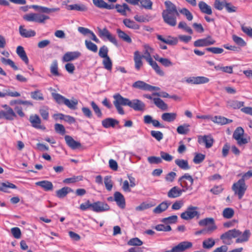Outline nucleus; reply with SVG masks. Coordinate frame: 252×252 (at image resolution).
Here are the masks:
<instances>
[{
	"instance_id": "42",
	"label": "nucleus",
	"mask_w": 252,
	"mask_h": 252,
	"mask_svg": "<svg viewBox=\"0 0 252 252\" xmlns=\"http://www.w3.org/2000/svg\"><path fill=\"white\" fill-rule=\"evenodd\" d=\"M177 117V114L175 113H164L161 115V119L165 122H173Z\"/></svg>"
},
{
	"instance_id": "10",
	"label": "nucleus",
	"mask_w": 252,
	"mask_h": 252,
	"mask_svg": "<svg viewBox=\"0 0 252 252\" xmlns=\"http://www.w3.org/2000/svg\"><path fill=\"white\" fill-rule=\"evenodd\" d=\"M244 133V130L242 127H238L235 130L233 137L237 141V143L239 145L245 144L248 143L246 138L243 137Z\"/></svg>"
},
{
	"instance_id": "19",
	"label": "nucleus",
	"mask_w": 252,
	"mask_h": 252,
	"mask_svg": "<svg viewBox=\"0 0 252 252\" xmlns=\"http://www.w3.org/2000/svg\"><path fill=\"white\" fill-rule=\"evenodd\" d=\"M198 142L200 144H204L206 148H210L213 144L214 139L211 135L199 136Z\"/></svg>"
},
{
	"instance_id": "25",
	"label": "nucleus",
	"mask_w": 252,
	"mask_h": 252,
	"mask_svg": "<svg viewBox=\"0 0 252 252\" xmlns=\"http://www.w3.org/2000/svg\"><path fill=\"white\" fill-rule=\"evenodd\" d=\"M142 57L140 55L139 51H136L134 53V62L135 68L136 70L139 71L143 66V62L142 61Z\"/></svg>"
},
{
	"instance_id": "16",
	"label": "nucleus",
	"mask_w": 252,
	"mask_h": 252,
	"mask_svg": "<svg viewBox=\"0 0 252 252\" xmlns=\"http://www.w3.org/2000/svg\"><path fill=\"white\" fill-rule=\"evenodd\" d=\"M209 79L204 76L190 77L186 79V82L192 84H202L207 83Z\"/></svg>"
},
{
	"instance_id": "61",
	"label": "nucleus",
	"mask_w": 252,
	"mask_h": 252,
	"mask_svg": "<svg viewBox=\"0 0 252 252\" xmlns=\"http://www.w3.org/2000/svg\"><path fill=\"white\" fill-rule=\"evenodd\" d=\"M179 12L182 14L183 15H185L186 17V18L189 21H191L193 19V16L192 14L191 13V12L187 8H183L179 10Z\"/></svg>"
},
{
	"instance_id": "53",
	"label": "nucleus",
	"mask_w": 252,
	"mask_h": 252,
	"mask_svg": "<svg viewBox=\"0 0 252 252\" xmlns=\"http://www.w3.org/2000/svg\"><path fill=\"white\" fill-rule=\"evenodd\" d=\"M102 64L104 68L108 71H111L112 68V62L110 57H107L103 59Z\"/></svg>"
},
{
	"instance_id": "54",
	"label": "nucleus",
	"mask_w": 252,
	"mask_h": 252,
	"mask_svg": "<svg viewBox=\"0 0 252 252\" xmlns=\"http://www.w3.org/2000/svg\"><path fill=\"white\" fill-rule=\"evenodd\" d=\"M0 61L2 62V63H3L4 64L9 65L14 70H18V67L16 65H15L14 62L11 60L9 59H6L4 57H1L0 58Z\"/></svg>"
},
{
	"instance_id": "20",
	"label": "nucleus",
	"mask_w": 252,
	"mask_h": 252,
	"mask_svg": "<svg viewBox=\"0 0 252 252\" xmlns=\"http://www.w3.org/2000/svg\"><path fill=\"white\" fill-rule=\"evenodd\" d=\"M114 200L117 205L121 209H124L126 207V200L124 196L119 191H116L114 193Z\"/></svg>"
},
{
	"instance_id": "27",
	"label": "nucleus",
	"mask_w": 252,
	"mask_h": 252,
	"mask_svg": "<svg viewBox=\"0 0 252 252\" xmlns=\"http://www.w3.org/2000/svg\"><path fill=\"white\" fill-rule=\"evenodd\" d=\"M36 186L42 188L45 191H51L53 189V185L51 182L44 180L35 183Z\"/></svg>"
},
{
	"instance_id": "57",
	"label": "nucleus",
	"mask_w": 252,
	"mask_h": 252,
	"mask_svg": "<svg viewBox=\"0 0 252 252\" xmlns=\"http://www.w3.org/2000/svg\"><path fill=\"white\" fill-rule=\"evenodd\" d=\"M141 7L146 9L151 10L152 9L153 2L151 0H140Z\"/></svg>"
},
{
	"instance_id": "47",
	"label": "nucleus",
	"mask_w": 252,
	"mask_h": 252,
	"mask_svg": "<svg viewBox=\"0 0 252 252\" xmlns=\"http://www.w3.org/2000/svg\"><path fill=\"white\" fill-rule=\"evenodd\" d=\"M215 245V241L212 238H209L202 242V247L205 249H210Z\"/></svg>"
},
{
	"instance_id": "8",
	"label": "nucleus",
	"mask_w": 252,
	"mask_h": 252,
	"mask_svg": "<svg viewBox=\"0 0 252 252\" xmlns=\"http://www.w3.org/2000/svg\"><path fill=\"white\" fill-rule=\"evenodd\" d=\"M113 98L114 99L113 103L118 113L121 115H124L125 112L121 106H127L125 100V97L119 94H116L113 95Z\"/></svg>"
},
{
	"instance_id": "52",
	"label": "nucleus",
	"mask_w": 252,
	"mask_h": 252,
	"mask_svg": "<svg viewBox=\"0 0 252 252\" xmlns=\"http://www.w3.org/2000/svg\"><path fill=\"white\" fill-rule=\"evenodd\" d=\"M234 214V211L233 209L231 208H226L224 209L222 212L223 217L226 219L231 218Z\"/></svg>"
},
{
	"instance_id": "40",
	"label": "nucleus",
	"mask_w": 252,
	"mask_h": 252,
	"mask_svg": "<svg viewBox=\"0 0 252 252\" xmlns=\"http://www.w3.org/2000/svg\"><path fill=\"white\" fill-rule=\"evenodd\" d=\"M132 87L133 88L138 89L143 91H148L149 84L143 81L138 80L133 83L132 85Z\"/></svg>"
},
{
	"instance_id": "4",
	"label": "nucleus",
	"mask_w": 252,
	"mask_h": 252,
	"mask_svg": "<svg viewBox=\"0 0 252 252\" xmlns=\"http://www.w3.org/2000/svg\"><path fill=\"white\" fill-rule=\"evenodd\" d=\"M248 186L243 179H239L237 182L234 183L232 186V189L234 194L237 195L238 198L241 199L244 195L247 189Z\"/></svg>"
},
{
	"instance_id": "28",
	"label": "nucleus",
	"mask_w": 252,
	"mask_h": 252,
	"mask_svg": "<svg viewBox=\"0 0 252 252\" xmlns=\"http://www.w3.org/2000/svg\"><path fill=\"white\" fill-rule=\"evenodd\" d=\"M116 32L119 38L123 41L127 43H131L132 42L131 37L124 31L121 30L120 29H117L116 30Z\"/></svg>"
},
{
	"instance_id": "63",
	"label": "nucleus",
	"mask_w": 252,
	"mask_h": 252,
	"mask_svg": "<svg viewBox=\"0 0 252 252\" xmlns=\"http://www.w3.org/2000/svg\"><path fill=\"white\" fill-rule=\"evenodd\" d=\"M111 178V176H105L104 178V184L106 189L108 191H110L112 189L113 187V184Z\"/></svg>"
},
{
	"instance_id": "37",
	"label": "nucleus",
	"mask_w": 252,
	"mask_h": 252,
	"mask_svg": "<svg viewBox=\"0 0 252 252\" xmlns=\"http://www.w3.org/2000/svg\"><path fill=\"white\" fill-rule=\"evenodd\" d=\"M73 192L70 188L65 187L56 191V196L59 198H63L69 192Z\"/></svg>"
},
{
	"instance_id": "21",
	"label": "nucleus",
	"mask_w": 252,
	"mask_h": 252,
	"mask_svg": "<svg viewBox=\"0 0 252 252\" xmlns=\"http://www.w3.org/2000/svg\"><path fill=\"white\" fill-rule=\"evenodd\" d=\"M164 4L166 6V9L164 10L162 13H175L177 15H179L176 5L171 1L169 0L165 1Z\"/></svg>"
},
{
	"instance_id": "38",
	"label": "nucleus",
	"mask_w": 252,
	"mask_h": 252,
	"mask_svg": "<svg viewBox=\"0 0 252 252\" xmlns=\"http://www.w3.org/2000/svg\"><path fill=\"white\" fill-rule=\"evenodd\" d=\"M175 163L180 168L184 170H187L190 168L188 161L187 160L183 159H176L175 160Z\"/></svg>"
},
{
	"instance_id": "14",
	"label": "nucleus",
	"mask_w": 252,
	"mask_h": 252,
	"mask_svg": "<svg viewBox=\"0 0 252 252\" xmlns=\"http://www.w3.org/2000/svg\"><path fill=\"white\" fill-rule=\"evenodd\" d=\"M98 35L101 38L106 37L107 39L115 45H117L118 42L115 37L112 35L106 28L103 29H98Z\"/></svg>"
},
{
	"instance_id": "33",
	"label": "nucleus",
	"mask_w": 252,
	"mask_h": 252,
	"mask_svg": "<svg viewBox=\"0 0 252 252\" xmlns=\"http://www.w3.org/2000/svg\"><path fill=\"white\" fill-rule=\"evenodd\" d=\"M19 33L22 37L26 38L34 36L36 34L34 31L27 30L24 29L22 26L19 27Z\"/></svg>"
},
{
	"instance_id": "32",
	"label": "nucleus",
	"mask_w": 252,
	"mask_h": 252,
	"mask_svg": "<svg viewBox=\"0 0 252 252\" xmlns=\"http://www.w3.org/2000/svg\"><path fill=\"white\" fill-rule=\"evenodd\" d=\"M115 8L117 9V12L123 16H126L127 11L129 12L131 11V9L129 7L128 5L126 3H124L122 5L117 4L115 5Z\"/></svg>"
},
{
	"instance_id": "1",
	"label": "nucleus",
	"mask_w": 252,
	"mask_h": 252,
	"mask_svg": "<svg viewBox=\"0 0 252 252\" xmlns=\"http://www.w3.org/2000/svg\"><path fill=\"white\" fill-rule=\"evenodd\" d=\"M251 235V232L249 229H246L242 233L240 230L234 228L221 234L220 239L224 244L230 245L232 243L233 238H237L236 243H242L248 241Z\"/></svg>"
},
{
	"instance_id": "18",
	"label": "nucleus",
	"mask_w": 252,
	"mask_h": 252,
	"mask_svg": "<svg viewBox=\"0 0 252 252\" xmlns=\"http://www.w3.org/2000/svg\"><path fill=\"white\" fill-rule=\"evenodd\" d=\"M81 55L79 51L67 52L63 56L62 60L63 62H69L78 59Z\"/></svg>"
},
{
	"instance_id": "15",
	"label": "nucleus",
	"mask_w": 252,
	"mask_h": 252,
	"mask_svg": "<svg viewBox=\"0 0 252 252\" xmlns=\"http://www.w3.org/2000/svg\"><path fill=\"white\" fill-rule=\"evenodd\" d=\"M193 244L191 242L185 241L180 242L173 247L175 252H184L191 248Z\"/></svg>"
},
{
	"instance_id": "6",
	"label": "nucleus",
	"mask_w": 252,
	"mask_h": 252,
	"mask_svg": "<svg viewBox=\"0 0 252 252\" xmlns=\"http://www.w3.org/2000/svg\"><path fill=\"white\" fill-rule=\"evenodd\" d=\"M178 182L180 186L183 188V191L192 190V185L193 184V179L192 177L188 173H185L178 179Z\"/></svg>"
},
{
	"instance_id": "3",
	"label": "nucleus",
	"mask_w": 252,
	"mask_h": 252,
	"mask_svg": "<svg viewBox=\"0 0 252 252\" xmlns=\"http://www.w3.org/2000/svg\"><path fill=\"white\" fill-rule=\"evenodd\" d=\"M198 207L189 205L185 211L181 214V218L184 220H192L196 218L199 219L200 218V213L198 212Z\"/></svg>"
},
{
	"instance_id": "62",
	"label": "nucleus",
	"mask_w": 252,
	"mask_h": 252,
	"mask_svg": "<svg viewBox=\"0 0 252 252\" xmlns=\"http://www.w3.org/2000/svg\"><path fill=\"white\" fill-rule=\"evenodd\" d=\"M127 244L129 246H140L143 244V242L139 238L136 237L130 239L128 241Z\"/></svg>"
},
{
	"instance_id": "29",
	"label": "nucleus",
	"mask_w": 252,
	"mask_h": 252,
	"mask_svg": "<svg viewBox=\"0 0 252 252\" xmlns=\"http://www.w3.org/2000/svg\"><path fill=\"white\" fill-rule=\"evenodd\" d=\"M198 7L202 13L208 15H211L212 14V10L211 6L208 5L204 1H200L198 3Z\"/></svg>"
},
{
	"instance_id": "7",
	"label": "nucleus",
	"mask_w": 252,
	"mask_h": 252,
	"mask_svg": "<svg viewBox=\"0 0 252 252\" xmlns=\"http://www.w3.org/2000/svg\"><path fill=\"white\" fill-rule=\"evenodd\" d=\"M125 100L127 106L132 108L135 111H142L145 108V104L141 100L134 99L132 100L125 97Z\"/></svg>"
},
{
	"instance_id": "36",
	"label": "nucleus",
	"mask_w": 252,
	"mask_h": 252,
	"mask_svg": "<svg viewBox=\"0 0 252 252\" xmlns=\"http://www.w3.org/2000/svg\"><path fill=\"white\" fill-rule=\"evenodd\" d=\"M211 120L215 123L220 124L221 125H225L232 122V120L227 119L222 116H215L212 118Z\"/></svg>"
},
{
	"instance_id": "17",
	"label": "nucleus",
	"mask_w": 252,
	"mask_h": 252,
	"mask_svg": "<svg viewBox=\"0 0 252 252\" xmlns=\"http://www.w3.org/2000/svg\"><path fill=\"white\" fill-rule=\"evenodd\" d=\"M29 121L32 127L36 129H41L45 130L46 127L44 126L41 125V121L37 115H32L30 116Z\"/></svg>"
},
{
	"instance_id": "30",
	"label": "nucleus",
	"mask_w": 252,
	"mask_h": 252,
	"mask_svg": "<svg viewBox=\"0 0 252 252\" xmlns=\"http://www.w3.org/2000/svg\"><path fill=\"white\" fill-rule=\"evenodd\" d=\"M147 61L149 64L152 66L155 72L159 75L163 76L164 75V72L161 69L160 67L158 65L157 63L154 61L152 58L148 59Z\"/></svg>"
},
{
	"instance_id": "49",
	"label": "nucleus",
	"mask_w": 252,
	"mask_h": 252,
	"mask_svg": "<svg viewBox=\"0 0 252 252\" xmlns=\"http://www.w3.org/2000/svg\"><path fill=\"white\" fill-rule=\"evenodd\" d=\"M178 217L176 215H173L167 218H163L161 221L165 224L175 223L177 221Z\"/></svg>"
},
{
	"instance_id": "59",
	"label": "nucleus",
	"mask_w": 252,
	"mask_h": 252,
	"mask_svg": "<svg viewBox=\"0 0 252 252\" xmlns=\"http://www.w3.org/2000/svg\"><path fill=\"white\" fill-rule=\"evenodd\" d=\"M91 105L94 111V112L96 115L97 117L101 118L102 116V113L101 112V110L99 108V107L97 105V104L94 102L92 101L91 102Z\"/></svg>"
},
{
	"instance_id": "46",
	"label": "nucleus",
	"mask_w": 252,
	"mask_h": 252,
	"mask_svg": "<svg viewBox=\"0 0 252 252\" xmlns=\"http://www.w3.org/2000/svg\"><path fill=\"white\" fill-rule=\"evenodd\" d=\"M50 72L55 76H59L60 74L58 71V63L56 60H54L50 66Z\"/></svg>"
},
{
	"instance_id": "26",
	"label": "nucleus",
	"mask_w": 252,
	"mask_h": 252,
	"mask_svg": "<svg viewBox=\"0 0 252 252\" xmlns=\"http://www.w3.org/2000/svg\"><path fill=\"white\" fill-rule=\"evenodd\" d=\"M170 204V202L167 201H163L153 210V213L159 214L164 212L167 209Z\"/></svg>"
},
{
	"instance_id": "5",
	"label": "nucleus",
	"mask_w": 252,
	"mask_h": 252,
	"mask_svg": "<svg viewBox=\"0 0 252 252\" xmlns=\"http://www.w3.org/2000/svg\"><path fill=\"white\" fill-rule=\"evenodd\" d=\"M23 19L28 22L44 24L46 20L50 19V17L45 14L31 13L24 15Z\"/></svg>"
},
{
	"instance_id": "24",
	"label": "nucleus",
	"mask_w": 252,
	"mask_h": 252,
	"mask_svg": "<svg viewBox=\"0 0 252 252\" xmlns=\"http://www.w3.org/2000/svg\"><path fill=\"white\" fill-rule=\"evenodd\" d=\"M183 192V189H180L178 187L175 186L168 191L167 196L170 198H175L180 196Z\"/></svg>"
},
{
	"instance_id": "44",
	"label": "nucleus",
	"mask_w": 252,
	"mask_h": 252,
	"mask_svg": "<svg viewBox=\"0 0 252 252\" xmlns=\"http://www.w3.org/2000/svg\"><path fill=\"white\" fill-rule=\"evenodd\" d=\"M17 117V115L14 112L12 108H9V110L3 111V118L7 120H13Z\"/></svg>"
},
{
	"instance_id": "2",
	"label": "nucleus",
	"mask_w": 252,
	"mask_h": 252,
	"mask_svg": "<svg viewBox=\"0 0 252 252\" xmlns=\"http://www.w3.org/2000/svg\"><path fill=\"white\" fill-rule=\"evenodd\" d=\"M52 96L59 104H64L71 110H76L77 108L78 100L76 98L70 100L58 93H52Z\"/></svg>"
},
{
	"instance_id": "12",
	"label": "nucleus",
	"mask_w": 252,
	"mask_h": 252,
	"mask_svg": "<svg viewBox=\"0 0 252 252\" xmlns=\"http://www.w3.org/2000/svg\"><path fill=\"white\" fill-rule=\"evenodd\" d=\"M215 43V40L211 36H208L206 38L196 40L194 41L193 45L195 47H205L213 45Z\"/></svg>"
},
{
	"instance_id": "56",
	"label": "nucleus",
	"mask_w": 252,
	"mask_h": 252,
	"mask_svg": "<svg viewBox=\"0 0 252 252\" xmlns=\"http://www.w3.org/2000/svg\"><path fill=\"white\" fill-rule=\"evenodd\" d=\"M31 95L32 98L35 100H43L44 99L43 94L39 90L31 92Z\"/></svg>"
},
{
	"instance_id": "58",
	"label": "nucleus",
	"mask_w": 252,
	"mask_h": 252,
	"mask_svg": "<svg viewBox=\"0 0 252 252\" xmlns=\"http://www.w3.org/2000/svg\"><path fill=\"white\" fill-rule=\"evenodd\" d=\"M54 128L55 131L61 135H63L66 132L64 126L62 124H56L54 126Z\"/></svg>"
},
{
	"instance_id": "11",
	"label": "nucleus",
	"mask_w": 252,
	"mask_h": 252,
	"mask_svg": "<svg viewBox=\"0 0 252 252\" xmlns=\"http://www.w3.org/2000/svg\"><path fill=\"white\" fill-rule=\"evenodd\" d=\"M109 210V206L105 202L97 201L92 203V211L93 212L100 213Z\"/></svg>"
},
{
	"instance_id": "41",
	"label": "nucleus",
	"mask_w": 252,
	"mask_h": 252,
	"mask_svg": "<svg viewBox=\"0 0 252 252\" xmlns=\"http://www.w3.org/2000/svg\"><path fill=\"white\" fill-rule=\"evenodd\" d=\"M154 104L158 108L162 110H166L168 108V106L159 97H154L153 98Z\"/></svg>"
},
{
	"instance_id": "35",
	"label": "nucleus",
	"mask_w": 252,
	"mask_h": 252,
	"mask_svg": "<svg viewBox=\"0 0 252 252\" xmlns=\"http://www.w3.org/2000/svg\"><path fill=\"white\" fill-rule=\"evenodd\" d=\"M123 23L127 28L133 30H139L140 29V26L135 22L130 19H124L123 21Z\"/></svg>"
},
{
	"instance_id": "23",
	"label": "nucleus",
	"mask_w": 252,
	"mask_h": 252,
	"mask_svg": "<svg viewBox=\"0 0 252 252\" xmlns=\"http://www.w3.org/2000/svg\"><path fill=\"white\" fill-rule=\"evenodd\" d=\"M66 144L72 149H76L81 147V143L79 142L75 141L73 138L69 135H65L64 136Z\"/></svg>"
},
{
	"instance_id": "64",
	"label": "nucleus",
	"mask_w": 252,
	"mask_h": 252,
	"mask_svg": "<svg viewBox=\"0 0 252 252\" xmlns=\"http://www.w3.org/2000/svg\"><path fill=\"white\" fill-rule=\"evenodd\" d=\"M241 30L249 37H252V28L246 26L244 24L241 25Z\"/></svg>"
},
{
	"instance_id": "39",
	"label": "nucleus",
	"mask_w": 252,
	"mask_h": 252,
	"mask_svg": "<svg viewBox=\"0 0 252 252\" xmlns=\"http://www.w3.org/2000/svg\"><path fill=\"white\" fill-rule=\"evenodd\" d=\"M66 8L68 10H77L79 11H85L87 10V7L83 4L66 5Z\"/></svg>"
},
{
	"instance_id": "60",
	"label": "nucleus",
	"mask_w": 252,
	"mask_h": 252,
	"mask_svg": "<svg viewBox=\"0 0 252 252\" xmlns=\"http://www.w3.org/2000/svg\"><path fill=\"white\" fill-rule=\"evenodd\" d=\"M155 229H156L157 231L164 232L170 231L172 230L171 227L170 225H165L162 224H160L156 225L155 227Z\"/></svg>"
},
{
	"instance_id": "55",
	"label": "nucleus",
	"mask_w": 252,
	"mask_h": 252,
	"mask_svg": "<svg viewBox=\"0 0 252 252\" xmlns=\"http://www.w3.org/2000/svg\"><path fill=\"white\" fill-rule=\"evenodd\" d=\"M83 177L82 176H73L71 178H66L63 180V183L65 184L74 183L77 182L82 181Z\"/></svg>"
},
{
	"instance_id": "34",
	"label": "nucleus",
	"mask_w": 252,
	"mask_h": 252,
	"mask_svg": "<svg viewBox=\"0 0 252 252\" xmlns=\"http://www.w3.org/2000/svg\"><path fill=\"white\" fill-rule=\"evenodd\" d=\"M16 53L21 59L25 62L26 64L29 63V59L26 55L24 48L21 46H18L16 49Z\"/></svg>"
},
{
	"instance_id": "22",
	"label": "nucleus",
	"mask_w": 252,
	"mask_h": 252,
	"mask_svg": "<svg viewBox=\"0 0 252 252\" xmlns=\"http://www.w3.org/2000/svg\"><path fill=\"white\" fill-rule=\"evenodd\" d=\"M157 37L158 40L169 45H175L178 41L177 38L171 36H168L167 38H164L162 35L158 34Z\"/></svg>"
},
{
	"instance_id": "43",
	"label": "nucleus",
	"mask_w": 252,
	"mask_h": 252,
	"mask_svg": "<svg viewBox=\"0 0 252 252\" xmlns=\"http://www.w3.org/2000/svg\"><path fill=\"white\" fill-rule=\"evenodd\" d=\"M244 102L236 100H231L227 102V106L233 109H239L243 106Z\"/></svg>"
},
{
	"instance_id": "48",
	"label": "nucleus",
	"mask_w": 252,
	"mask_h": 252,
	"mask_svg": "<svg viewBox=\"0 0 252 252\" xmlns=\"http://www.w3.org/2000/svg\"><path fill=\"white\" fill-rule=\"evenodd\" d=\"M189 126H190L187 124H184L183 125H180L178 126L177 131L180 134H186L189 131Z\"/></svg>"
},
{
	"instance_id": "31",
	"label": "nucleus",
	"mask_w": 252,
	"mask_h": 252,
	"mask_svg": "<svg viewBox=\"0 0 252 252\" xmlns=\"http://www.w3.org/2000/svg\"><path fill=\"white\" fill-rule=\"evenodd\" d=\"M118 121L111 118L105 119L102 121V126L106 128L110 127H114L116 125H118Z\"/></svg>"
},
{
	"instance_id": "9",
	"label": "nucleus",
	"mask_w": 252,
	"mask_h": 252,
	"mask_svg": "<svg viewBox=\"0 0 252 252\" xmlns=\"http://www.w3.org/2000/svg\"><path fill=\"white\" fill-rule=\"evenodd\" d=\"M198 224L201 226H205L210 224V226L205 228L206 232L209 234H211L217 228L215 223V220L212 218H206L202 219L199 221Z\"/></svg>"
},
{
	"instance_id": "13",
	"label": "nucleus",
	"mask_w": 252,
	"mask_h": 252,
	"mask_svg": "<svg viewBox=\"0 0 252 252\" xmlns=\"http://www.w3.org/2000/svg\"><path fill=\"white\" fill-rule=\"evenodd\" d=\"M177 15L175 13H162V17L164 22L171 27H174L177 24Z\"/></svg>"
},
{
	"instance_id": "45",
	"label": "nucleus",
	"mask_w": 252,
	"mask_h": 252,
	"mask_svg": "<svg viewBox=\"0 0 252 252\" xmlns=\"http://www.w3.org/2000/svg\"><path fill=\"white\" fill-rule=\"evenodd\" d=\"M8 188L16 189H17V187L14 184L9 182L2 183L0 185V191H3L4 192H9L8 191Z\"/></svg>"
},
{
	"instance_id": "51",
	"label": "nucleus",
	"mask_w": 252,
	"mask_h": 252,
	"mask_svg": "<svg viewBox=\"0 0 252 252\" xmlns=\"http://www.w3.org/2000/svg\"><path fill=\"white\" fill-rule=\"evenodd\" d=\"M108 51L109 50L107 47L105 45H103L99 49L98 55L100 58L103 59L109 57L108 55Z\"/></svg>"
},
{
	"instance_id": "50",
	"label": "nucleus",
	"mask_w": 252,
	"mask_h": 252,
	"mask_svg": "<svg viewBox=\"0 0 252 252\" xmlns=\"http://www.w3.org/2000/svg\"><path fill=\"white\" fill-rule=\"evenodd\" d=\"M86 48L90 51H92L94 53H96L97 51V46L96 44L93 43L91 41L87 40H85V42Z\"/></svg>"
}]
</instances>
